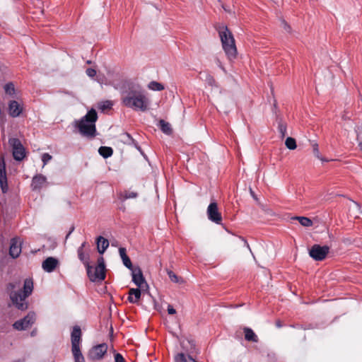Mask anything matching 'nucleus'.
Returning <instances> with one entry per match:
<instances>
[{
	"mask_svg": "<svg viewBox=\"0 0 362 362\" xmlns=\"http://www.w3.org/2000/svg\"><path fill=\"white\" fill-rule=\"evenodd\" d=\"M122 102L124 106L135 111L146 112L149 109L151 100L139 86H132L123 93Z\"/></svg>",
	"mask_w": 362,
	"mask_h": 362,
	"instance_id": "obj_1",
	"label": "nucleus"
},
{
	"mask_svg": "<svg viewBox=\"0 0 362 362\" xmlns=\"http://www.w3.org/2000/svg\"><path fill=\"white\" fill-rule=\"evenodd\" d=\"M98 114L95 109L90 110L85 116L74 122V126L78 129L79 133L86 137L93 138L96 134L95 122Z\"/></svg>",
	"mask_w": 362,
	"mask_h": 362,
	"instance_id": "obj_2",
	"label": "nucleus"
},
{
	"mask_svg": "<svg viewBox=\"0 0 362 362\" xmlns=\"http://www.w3.org/2000/svg\"><path fill=\"white\" fill-rule=\"evenodd\" d=\"M222 48L229 62H233L238 57L235 40L227 26L221 25L218 29Z\"/></svg>",
	"mask_w": 362,
	"mask_h": 362,
	"instance_id": "obj_3",
	"label": "nucleus"
},
{
	"mask_svg": "<svg viewBox=\"0 0 362 362\" xmlns=\"http://www.w3.org/2000/svg\"><path fill=\"white\" fill-rule=\"evenodd\" d=\"M33 290V281L28 278L24 281L23 293L19 291L18 292H11L10 295L12 303L21 310L28 308L27 303H25L26 298L30 296Z\"/></svg>",
	"mask_w": 362,
	"mask_h": 362,
	"instance_id": "obj_4",
	"label": "nucleus"
},
{
	"mask_svg": "<svg viewBox=\"0 0 362 362\" xmlns=\"http://www.w3.org/2000/svg\"><path fill=\"white\" fill-rule=\"evenodd\" d=\"M329 252V247L327 245H313L309 250V255L315 261L325 259Z\"/></svg>",
	"mask_w": 362,
	"mask_h": 362,
	"instance_id": "obj_5",
	"label": "nucleus"
},
{
	"mask_svg": "<svg viewBox=\"0 0 362 362\" xmlns=\"http://www.w3.org/2000/svg\"><path fill=\"white\" fill-rule=\"evenodd\" d=\"M12 147L13 156L16 160H22L25 156V151L18 139L12 138L8 141Z\"/></svg>",
	"mask_w": 362,
	"mask_h": 362,
	"instance_id": "obj_6",
	"label": "nucleus"
},
{
	"mask_svg": "<svg viewBox=\"0 0 362 362\" xmlns=\"http://www.w3.org/2000/svg\"><path fill=\"white\" fill-rule=\"evenodd\" d=\"M87 274L89 279L93 282L101 281L105 278V269L100 267H91L89 264L86 266Z\"/></svg>",
	"mask_w": 362,
	"mask_h": 362,
	"instance_id": "obj_7",
	"label": "nucleus"
},
{
	"mask_svg": "<svg viewBox=\"0 0 362 362\" xmlns=\"http://www.w3.org/2000/svg\"><path fill=\"white\" fill-rule=\"evenodd\" d=\"M206 214L209 221L216 224H221L222 216L218 211V205L216 202H212L209 204L206 210Z\"/></svg>",
	"mask_w": 362,
	"mask_h": 362,
	"instance_id": "obj_8",
	"label": "nucleus"
},
{
	"mask_svg": "<svg viewBox=\"0 0 362 362\" xmlns=\"http://www.w3.org/2000/svg\"><path fill=\"white\" fill-rule=\"evenodd\" d=\"M36 317L33 312H30L24 318L16 321L13 327L17 330H25L30 327L35 322Z\"/></svg>",
	"mask_w": 362,
	"mask_h": 362,
	"instance_id": "obj_9",
	"label": "nucleus"
},
{
	"mask_svg": "<svg viewBox=\"0 0 362 362\" xmlns=\"http://www.w3.org/2000/svg\"><path fill=\"white\" fill-rule=\"evenodd\" d=\"M107 350V346L105 344H98L92 348L89 352L88 357L93 361L100 360L103 358Z\"/></svg>",
	"mask_w": 362,
	"mask_h": 362,
	"instance_id": "obj_10",
	"label": "nucleus"
},
{
	"mask_svg": "<svg viewBox=\"0 0 362 362\" xmlns=\"http://www.w3.org/2000/svg\"><path fill=\"white\" fill-rule=\"evenodd\" d=\"M23 111V103L17 100H10L8 104V112L12 117H18Z\"/></svg>",
	"mask_w": 362,
	"mask_h": 362,
	"instance_id": "obj_11",
	"label": "nucleus"
},
{
	"mask_svg": "<svg viewBox=\"0 0 362 362\" xmlns=\"http://www.w3.org/2000/svg\"><path fill=\"white\" fill-rule=\"evenodd\" d=\"M130 270L132 273V281L139 288L143 289L144 287L147 286L140 268L133 267L130 269Z\"/></svg>",
	"mask_w": 362,
	"mask_h": 362,
	"instance_id": "obj_12",
	"label": "nucleus"
},
{
	"mask_svg": "<svg viewBox=\"0 0 362 362\" xmlns=\"http://www.w3.org/2000/svg\"><path fill=\"white\" fill-rule=\"evenodd\" d=\"M0 187L3 193H6L8 189L6 170L3 158H0Z\"/></svg>",
	"mask_w": 362,
	"mask_h": 362,
	"instance_id": "obj_13",
	"label": "nucleus"
},
{
	"mask_svg": "<svg viewBox=\"0 0 362 362\" xmlns=\"http://www.w3.org/2000/svg\"><path fill=\"white\" fill-rule=\"evenodd\" d=\"M71 349H76L80 348V344L81 341V330L80 327L75 326L73 328L71 334Z\"/></svg>",
	"mask_w": 362,
	"mask_h": 362,
	"instance_id": "obj_14",
	"label": "nucleus"
},
{
	"mask_svg": "<svg viewBox=\"0 0 362 362\" xmlns=\"http://www.w3.org/2000/svg\"><path fill=\"white\" fill-rule=\"evenodd\" d=\"M21 252V242L17 238H13L11 241L9 255L13 258L18 257Z\"/></svg>",
	"mask_w": 362,
	"mask_h": 362,
	"instance_id": "obj_15",
	"label": "nucleus"
},
{
	"mask_svg": "<svg viewBox=\"0 0 362 362\" xmlns=\"http://www.w3.org/2000/svg\"><path fill=\"white\" fill-rule=\"evenodd\" d=\"M47 178L45 176L40 174L33 177L32 180L31 187L33 189H41L46 183Z\"/></svg>",
	"mask_w": 362,
	"mask_h": 362,
	"instance_id": "obj_16",
	"label": "nucleus"
},
{
	"mask_svg": "<svg viewBox=\"0 0 362 362\" xmlns=\"http://www.w3.org/2000/svg\"><path fill=\"white\" fill-rule=\"evenodd\" d=\"M58 261L54 257H48L42 262V269L47 272H52L57 266Z\"/></svg>",
	"mask_w": 362,
	"mask_h": 362,
	"instance_id": "obj_17",
	"label": "nucleus"
},
{
	"mask_svg": "<svg viewBox=\"0 0 362 362\" xmlns=\"http://www.w3.org/2000/svg\"><path fill=\"white\" fill-rule=\"evenodd\" d=\"M141 289L138 288H131L129 291L128 300L132 303H136L139 301L141 298Z\"/></svg>",
	"mask_w": 362,
	"mask_h": 362,
	"instance_id": "obj_18",
	"label": "nucleus"
},
{
	"mask_svg": "<svg viewBox=\"0 0 362 362\" xmlns=\"http://www.w3.org/2000/svg\"><path fill=\"white\" fill-rule=\"evenodd\" d=\"M109 246L108 240L105 239L102 236H99L97 238V247L98 251L100 254H103Z\"/></svg>",
	"mask_w": 362,
	"mask_h": 362,
	"instance_id": "obj_19",
	"label": "nucleus"
},
{
	"mask_svg": "<svg viewBox=\"0 0 362 362\" xmlns=\"http://www.w3.org/2000/svg\"><path fill=\"white\" fill-rule=\"evenodd\" d=\"M119 253L124 265L129 269L133 268L132 262L127 255L126 249L124 247H119Z\"/></svg>",
	"mask_w": 362,
	"mask_h": 362,
	"instance_id": "obj_20",
	"label": "nucleus"
},
{
	"mask_svg": "<svg viewBox=\"0 0 362 362\" xmlns=\"http://www.w3.org/2000/svg\"><path fill=\"white\" fill-rule=\"evenodd\" d=\"M243 332H244L245 340H247L248 341H252V342L258 341L257 336L256 335V334L253 332V330L251 328L245 327L243 329Z\"/></svg>",
	"mask_w": 362,
	"mask_h": 362,
	"instance_id": "obj_21",
	"label": "nucleus"
},
{
	"mask_svg": "<svg viewBox=\"0 0 362 362\" xmlns=\"http://www.w3.org/2000/svg\"><path fill=\"white\" fill-rule=\"evenodd\" d=\"M86 242H83L81 245L78 247V257L79 258V259L86 265H88L89 264V262H88V260H89V258L88 257H86L85 255H84V252H83V248L84 247L86 246Z\"/></svg>",
	"mask_w": 362,
	"mask_h": 362,
	"instance_id": "obj_22",
	"label": "nucleus"
},
{
	"mask_svg": "<svg viewBox=\"0 0 362 362\" xmlns=\"http://www.w3.org/2000/svg\"><path fill=\"white\" fill-rule=\"evenodd\" d=\"M98 153L101 156L105 158L110 157L113 153V150L111 147L100 146L98 149Z\"/></svg>",
	"mask_w": 362,
	"mask_h": 362,
	"instance_id": "obj_23",
	"label": "nucleus"
},
{
	"mask_svg": "<svg viewBox=\"0 0 362 362\" xmlns=\"http://www.w3.org/2000/svg\"><path fill=\"white\" fill-rule=\"evenodd\" d=\"M122 141L128 145H134L137 149L140 150V147L137 145L136 142L130 136L129 134L125 133L123 134Z\"/></svg>",
	"mask_w": 362,
	"mask_h": 362,
	"instance_id": "obj_24",
	"label": "nucleus"
},
{
	"mask_svg": "<svg viewBox=\"0 0 362 362\" xmlns=\"http://www.w3.org/2000/svg\"><path fill=\"white\" fill-rule=\"evenodd\" d=\"M4 91L8 95L13 97L16 94V88L12 82L7 83L4 86Z\"/></svg>",
	"mask_w": 362,
	"mask_h": 362,
	"instance_id": "obj_25",
	"label": "nucleus"
},
{
	"mask_svg": "<svg viewBox=\"0 0 362 362\" xmlns=\"http://www.w3.org/2000/svg\"><path fill=\"white\" fill-rule=\"evenodd\" d=\"M167 274H168V277L171 281H173L174 283L180 284L185 283L184 279L181 277L177 276L173 272H172L170 270H168Z\"/></svg>",
	"mask_w": 362,
	"mask_h": 362,
	"instance_id": "obj_26",
	"label": "nucleus"
},
{
	"mask_svg": "<svg viewBox=\"0 0 362 362\" xmlns=\"http://www.w3.org/2000/svg\"><path fill=\"white\" fill-rule=\"evenodd\" d=\"M75 362H85L84 357L81 351L80 348L71 349Z\"/></svg>",
	"mask_w": 362,
	"mask_h": 362,
	"instance_id": "obj_27",
	"label": "nucleus"
},
{
	"mask_svg": "<svg viewBox=\"0 0 362 362\" xmlns=\"http://www.w3.org/2000/svg\"><path fill=\"white\" fill-rule=\"evenodd\" d=\"M294 219H296L299 221L301 226L305 227H310L313 225V221L311 219L304 216H296Z\"/></svg>",
	"mask_w": 362,
	"mask_h": 362,
	"instance_id": "obj_28",
	"label": "nucleus"
},
{
	"mask_svg": "<svg viewBox=\"0 0 362 362\" xmlns=\"http://www.w3.org/2000/svg\"><path fill=\"white\" fill-rule=\"evenodd\" d=\"M159 124L160 129L163 133L166 134H170L172 133V129L168 122H166L164 120H160Z\"/></svg>",
	"mask_w": 362,
	"mask_h": 362,
	"instance_id": "obj_29",
	"label": "nucleus"
},
{
	"mask_svg": "<svg viewBox=\"0 0 362 362\" xmlns=\"http://www.w3.org/2000/svg\"><path fill=\"white\" fill-rule=\"evenodd\" d=\"M148 88L150 89V90H156V91H160V90H163L164 89V86L163 84H161L160 83H158L157 81H151L148 84Z\"/></svg>",
	"mask_w": 362,
	"mask_h": 362,
	"instance_id": "obj_30",
	"label": "nucleus"
},
{
	"mask_svg": "<svg viewBox=\"0 0 362 362\" xmlns=\"http://www.w3.org/2000/svg\"><path fill=\"white\" fill-rule=\"evenodd\" d=\"M137 195V193L135 192H124V193L120 194L119 199L124 201L128 199L136 198Z\"/></svg>",
	"mask_w": 362,
	"mask_h": 362,
	"instance_id": "obj_31",
	"label": "nucleus"
},
{
	"mask_svg": "<svg viewBox=\"0 0 362 362\" xmlns=\"http://www.w3.org/2000/svg\"><path fill=\"white\" fill-rule=\"evenodd\" d=\"M285 145L286 146L290 149V150H294L297 147V145H296V140L292 138V137H288L286 139V141H285Z\"/></svg>",
	"mask_w": 362,
	"mask_h": 362,
	"instance_id": "obj_32",
	"label": "nucleus"
},
{
	"mask_svg": "<svg viewBox=\"0 0 362 362\" xmlns=\"http://www.w3.org/2000/svg\"><path fill=\"white\" fill-rule=\"evenodd\" d=\"M357 140L361 150L362 151V124L356 127V129Z\"/></svg>",
	"mask_w": 362,
	"mask_h": 362,
	"instance_id": "obj_33",
	"label": "nucleus"
},
{
	"mask_svg": "<svg viewBox=\"0 0 362 362\" xmlns=\"http://www.w3.org/2000/svg\"><path fill=\"white\" fill-rule=\"evenodd\" d=\"M189 356H185L184 354H178L175 358V362H192L189 359Z\"/></svg>",
	"mask_w": 362,
	"mask_h": 362,
	"instance_id": "obj_34",
	"label": "nucleus"
},
{
	"mask_svg": "<svg viewBox=\"0 0 362 362\" xmlns=\"http://www.w3.org/2000/svg\"><path fill=\"white\" fill-rule=\"evenodd\" d=\"M112 105H113V103L112 101L106 100V101L102 102L100 104L99 107H100V110H105L111 109Z\"/></svg>",
	"mask_w": 362,
	"mask_h": 362,
	"instance_id": "obj_35",
	"label": "nucleus"
},
{
	"mask_svg": "<svg viewBox=\"0 0 362 362\" xmlns=\"http://www.w3.org/2000/svg\"><path fill=\"white\" fill-rule=\"evenodd\" d=\"M278 129L281 135V137H284L286 134V125L283 122H279Z\"/></svg>",
	"mask_w": 362,
	"mask_h": 362,
	"instance_id": "obj_36",
	"label": "nucleus"
},
{
	"mask_svg": "<svg viewBox=\"0 0 362 362\" xmlns=\"http://www.w3.org/2000/svg\"><path fill=\"white\" fill-rule=\"evenodd\" d=\"M52 158V156L47 153H45L42 156V160L43 162V165H46L49 160Z\"/></svg>",
	"mask_w": 362,
	"mask_h": 362,
	"instance_id": "obj_37",
	"label": "nucleus"
},
{
	"mask_svg": "<svg viewBox=\"0 0 362 362\" xmlns=\"http://www.w3.org/2000/svg\"><path fill=\"white\" fill-rule=\"evenodd\" d=\"M115 362H126V361L121 354L117 353L115 354Z\"/></svg>",
	"mask_w": 362,
	"mask_h": 362,
	"instance_id": "obj_38",
	"label": "nucleus"
},
{
	"mask_svg": "<svg viewBox=\"0 0 362 362\" xmlns=\"http://www.w3.org/2000/svg\"><path fill=\"white\" fill-rule=\"evenodd\" d=\"M86 74L89 77L93 78L96 75V71L94 69L88 68L86 69Z\"/></svg>",
	"mask_w": 362,
	"mask_h": 362,
	"instance_id": "obj_39",
	"label": "nucleus"
},
{
	"mask_svg": "<svg viewBox=\"0 0 362 362\" xmlns=\"http://www.w3.org/2000/svg\"><path fill=\"white\" fill-rule=\"evenodd\" d=\"M313 152H314L315 156L317 158L322 160V158H320V151H319L318 146L316 144L313 145Z\"/></svg>",
	"mask_w": 362,
	"mask_h": 362,
	"instance_id": "obj_40",
	"label": "nucleus"
},
{
	"mask_svg": "<svg viewBox=\"0 0 362 362\" xmlns=\"http://www.w3.org/2000/svg\"><path fill=\"white\" fill-rule=\"evenodd\" d=\"M97 267H100L101 268L105 269V261L103 257H100L98 258Z\"/></svg>",
	"mask_w": 362,
	"mask_h": 362,
	"instance_id": "obj_41",
	"label": "nucleus"
},
{
	"mask_svg": "<svg viewBox=\"0 0 362 362\" xmlns=\"http://www.w3.org/2000/svg\"><path fill=\"white\" fill-rule=\"evenodd\" d=\"M206 81L210 86H214L215 83L214 78L210 75L207 76Z\"/></svg>",
	"mask_w": 362,
	"mask_h": 362,
	"instance_id": "obj_42",
	"label": "nucleus"
},
{
	"mask_svg": "<svg viewBox=\"0 0 362 362\" xmlns=\"http://www.w3.org/2000/svg\"><path fill=\"white\" fill-rule=\"evenodd\" d=\"M168 313L170 315H174L176 313L175 309L170 305L168 306Z\"/></svg>",
	"mask_w": 362,
	"mask_h": 362,
	"instance_id": "obj_43",
	"label": "nucleus"
},
{
	"mask_svg": "<svg viewBox=\"0 0 362 362\" xmlns=\"http://www.w3.org/2000/svg\"><path fill=\"white\" fill-rule=\"evenodd\" d=\"M282 23L284 24L285 30H286L287 32H289L290 26L288 25H287V23L284 21H283Z\"/></svg>",
	"mask_w": 362,
	"mask_h": 362,
	"instance_id": "obj_44",
	"label": "nucleus"
},
{
	"mask_svg": "<svg viewBox=\"0 0 362 362\" xmlns=\"http://www.w3.org/2000/svg\"><path fill=\"white\" fill-rule=\"evenodd\" d=\"M217 64L220 69H221L223 71H225L223 66L222 65L221 62L218 59L217 60Z\"/></svg>",
	"mask_w": 362,
	"mask_h": 362,
	"instance_id": "obj_45",
	"label": "nucleus"
},
{
	"mask_svg": "<svg viewBox=\"0 0 362 362\" xmlns=\"http://www.w3.org/2000/svg\"><path fill=\"white\" fill-rule=\"evenodd\" d=\"M244 243H245V245L247 246V247H248L250 249V245H249L248 243L247 242V240H244Z\"/></svg>",
	"mask_w": 362,
	"mask_h": 362,
	"instance_id": "obj_46",
	"label": "nucleus"
},
{
	"mask_svg": "<svg viewBox=\"0 0 362 362\" xmlns=\"http://www.w3.org/2000/svg\"><path fill=\"white\" fill-rule=\"evenodd\" d=\"M276 326H277V327H281V324H280V322H276Z\"/></svg>",
	"mask_w": 362,
	"mask_h": 362,
	"instance_id": "obj_47",
	"label": "nucleus"
},
{
	"mask_svg": "<svg viewBox=\"0 0 362 362\" xmlns=\"http://www.w3.org/2000/svg\"><path fill=\"white\" fill-rule=\"evenodd\" d=\"M10 286L12 288H15V286L13 285V284H10Z\"/></svg>",
	"mask_w": 362,
	"mask_h": 362,
	"instance_id": "obj_48",
	"label": "nucleus"
},
{
	"mask_svg": "<svg viewBox=\"0 0 362 362\" xmlns=\"http://www.w3.org/2000/svg\"><path fill=\"white\" fill-rule=\"evenodd\" d=\"M34 334H35V332H32L31 335H32V336H34Z\"/></svg>",
	"mask_w": 362,
	"mask_h": 362,
	"instance_id": "obj_49",
	"label": "nucleus"
}]
</instances>
